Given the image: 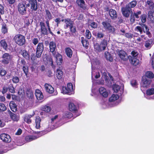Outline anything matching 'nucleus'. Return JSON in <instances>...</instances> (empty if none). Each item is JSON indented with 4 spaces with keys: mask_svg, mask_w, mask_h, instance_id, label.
<instances>
[{
    "mask_svg": "<svg viewBox=\"0 0 154 154\" xmlns=\"http://www.w3.org/2000/svg\"><path fill=\"white\" fill-rule=\"evenodd\" d=\"M44 50V46L42 42L38 43L36 48V54L38 58H40Z\"/></svg>",
    "mask_w": 154,
    "mask_h": 154,
    "instance_id": "nucleus-4",
    "label": "nucleus"
},
{
    "mask_svg": "<svg viewBox=\"0 0 154 154\" xmlns=\"http://www.w3.org/2000/svg\"><path fill=\"white\" fill-rule=\"evenodd\" d=\"M2 31L4 33H5L7 32V29L6 26V25H4L2 26Z\"/></svg>",
    "mask_w": 154,
    "mask_h": 154,
    "instance_id": "nucleus-57",
    "label": "nucleus"
},
{
    "mask_svg": "<svg viewBox=\"0 0 154 154\" xmlns=\"http://www.w3.org/2000/svg\"><path fill=\"white\" fill-rule=\"evenodd\" d=\"M69 108L71 111H75L76 108L75 106L73 103H70L69 105Z\"/></svg>",
    "mask_w": 154,
    "mask_h": 154,
    "instance_id": "nucleus-43",
    "label": "nucleus"
},
{
    "mask_svg": "<svg viewBox=\"0 0 154 154\" xmlns=\"http://www.w3.org/2000/svg\"><path fill=\"white\" fill-rule=\"evenodd\" d=\"M37 55L36 54V55L34 54H32L31 55V61L33 63H35L36 61H37Z\"/></svg>",
    "mask_w": 154,
    "mask_h": 154,
    "instance_id": "nucleus-45",
    "label": "nucleus"
},
{
    "mask_svg": "<svg viewBox=\"0 0 154 154\" xmlns=\"http://www.w3.org/2000/svg\"><path fill=\"white\" fill-rule=\"evenodd\" d=\"M41 26L42 33L44 35L47 34V30L45 28L44 23L41 22L40 23Z\"/></svg>",
    "mask_w": 154,
    "mask_h": 154,
    "instance_id": "nucleus-19",
    "label": "nucleus"
},
{
    "mask_svg": "<svg viewBox=\"0 0 154 154\" xmlns=\"http://www.w3.org/2000/svg\"><path fill=\"white\" fill-rule=\"evenodd\" d=\"M45 88L47 92L50 94H52L54 92V88L51 85L48 84H45Z\"/></svg>",
    "mask_w": 154,
    "mask_h": 154,
    "instance_id": "nucleus-16",
    "label": "nucleus"
},
{
    "mask_svg": "<svg viewBox=\"0 0 154 154\" xmlns=\"http://www.w3.org/2000/svg\"><path fill=\"white\" fill-rule=\"evenodd\" d=\"M64 22L66 24V28L69 27H70L73 24L72 21H71L70 19H67L64 20Z\"/></svg>",
    "mask_w": 154,
    "mask_h": 154,
    "instance_id": "nucleus-37",
    "label": "nucleus"
},
{
    "mask_svg": "<svg viewBox=\"0 0 154 154\" xmlns=\"http://www.w3.org/2000/svg\"><path fill=\"white\" fill-rule=\"evenodd\" d=\"M94 48L97 51H102L101 48H100V45L98 44H96L94 45Z\"/></svg>",
    "mask_w": 154,
    "mask_h": 154,
    "instance_id": "nucleus-56",
    "label": "nucleus"
},
{
    "mask_svg": "<svg viewBox=\"0 0 154 154\" xmlns=\"http://www.w3.org/2000/svg\"><path fill=\"white\" fill-rule=\"evenodd\" d=\"M38 39L37 38H34L32 39V43L35 45H37L38 43Z\"/></svg>",
    "mask_w": 154,
    "mask_h": 154,
    "instance_id": "nucleus-63",
    "label": "nucleus"
},
{
    "mask_svg": "<svg viewBox=\"0 0 154 154\" xmlns=\"http://www.w3.org/2000/svg\"><path fill=\"white\" fill-rule=\"evenodd\" d=\"M140 19L142 23H145L146 21V16L145 14H143L140 17Z\"/></svg>",
    "mask_w": 154,
    "mask_h": 154,
    "instance_id": "nucleus-55",
    "label": "nucleus"
},
{
    "mask_svg": "<svg viewBox=\"0 0 154 154\" xmlns=\"http://www.w3.org/2000/svg\"><path fill=\"white\" fill-rule=\"evenodd\" d=\"M14 40L17 44L20 46L24 45L26 41L25 37L20 34L15 35L14 38Z\"/></svg>",
    "mask_w": 154,
    "mask_h": 154,
    "instance_id": "nucleus-1",
    "label": "nucleus"
},
{
    "mask_svg": "<svg viewBox=\"0 0 154 154\" xmlns=\"http://www.w3.org/2000/svg\"><path fill=\"white\" fill-rule=\"evenodd\" d=\"M131 56H129L128 57V58L129 59H130V58H131V57H136L137 58L138 54V53L135 51H132L131 52Z\"/></svg>",
    "mask_w": 154,
    "mask_h": 154,
    "instance_id": "nucleus-44",
    "label": "nucleus"
},
{
    "mask_svg": "<svg viewBox=\"0 0 154 154\" xmlns=\"http://www.w3.org/2000/svg\"><path fill=\"white\" fill-rule=\"evenodd\" d=\"M25 64V61L21 59L20 60H19L18 61V66L20 65V66H19V68H20V66H24V65Z\"/></svg>",
    "mask_w": 154,
    "mask_h": 154,
    "instance_id": "nucleus-53",
    "label": "nucleus"
},
{
    "mask_svg": "<svg viewBox=\"0 0 154 154\" xmlns=\"http://www.w3.org/2000/svg\"><path fill=\"white\" fill-rule=\"evenodd\" d=\"M83 46L86 48L88 47V42L86 40H82V41Z\"/></svg>",
    "mask_w": 154,
    "mask_h": 154,
    "instance_id": "nucleus-54",
    "label": "nucleus"
},
{
    "mask_svg": "<svg viewBox=\"0 0 154 154\" xmlns=\"http://www.w3.org/2000/svg\"><path fill=\"white\" fill-rule=\"evenodd\" d=\"M129 59L130 62L134 66H137L140 63L139 60L136 57H131Z\"/></svg>",
    "mask_w": 154,
    "mask_h": 154,
    "instance_id": "nucleus-20",
    "label": "nucleus"
},
{
    "mask_svg": "<svg viewBox=\"0 0 154 154\" xmlns=\"http://www.w3.org/2000/svg\"><path fill=\"white\" fill-rule=\"evenodd\" d=\"M2 62L4 64H7L11 60L12 56L8 53H5L2 56Z\"/></svg>",
    "mask_w": 154,
    "mask_h": 154,
    "instance_id": "nucleus-6",
    "label": "nucleus"
},
{
    "mask_svg": "<svg viewBox=\"0 0 154 154\" xmlns=\"http://www.w3.org/2000/svg\"><path fill=\"white\" fill-rule=\"evenodd\" d=\"M56 58L57 64L60 65L63 62L62 56L59 54H57L56 56Z\"/></svg>",
    "mask_w": 154,
    "mask_h": 154,
    "instance_id": "nucleus-22",
    "label": "nucleus"
},
{
    "mask_svg": "<svg viewBox=\"0 0 154 154\" xmlns=\"http://www.w3.org/2000/svg\"><path fill=\"white\" fill-rule=\"evenodd\" d=\"M73 86L72 83H68L66 87H63L62 92L64 94H72L73 91Z\"/></svg>",
    "mask_w": 154,
    "mask_h": 154,
    "instance_id": "nucleus-2",
    "label": "nucleus"
},
{
    "mask_svg": "<svg viewBox=\"0 0 154 154\" xmlns=\"http://www.w3.org/2000/svg\"><path fill=\"white\" fill-rule=\"evenodd\" d=\"M148 17L152 22L154 23V12L152 11H149Z\"/></svg>",
    "mask_w": 154,
    "mask_h": 154,
    "instance_id": "nucleus-40",
    "label": "nucleus"
},
{
    "mask_svg": "<svg viewBox=\"0 0 154 154\" xmlns=\"http://www.w3.org/2000/svg\"><path fill=\"white\" fill-rule=\"evenodd\" d=\"M44 61L45 63L48 65H51V66L53 65V63L52 59L50 57H47V58H43Z\"/></svg>",
    "mask_w": 154,
    "mask_h": 154,
    "instance_id": "nucleus-21",
    "label": "nucleus"
},
{
    "mask_svg": "<svg viewBox=\"0 0 154 154\" xmlns=\"http://www.w3.org/2000/svg\"><path fill=\"white\" fill-rule=\"evenodd\" d=\"M137 4V2L136 1H133L129 3L127 5H126V6L129 8L131 9V8H133L135 7L136 5Z\"/></svg>",
    "mask_w": 154,
    "mask_h": 154,
    "instance_id": "nucleus-36",
    "label": "nucleus"
},
{
    "mask_svg": "<svg viewBox=\"0 0 154 154\" xmlns=\"http://www.w3.org/2000/svg\"><path fill=\"white\" fill-rule=\"evenodd\" d=\"M151 81L147 79L145 76H143L141 83V85L143 87L147 88L150 84Z\"/></svg>",
    "mask_w": 154,
    "mask_h": 154,
    "instance_id": "nucleus-11",
    "label": "nucleus"
},
{
    "mask_svg": "<svg viewBox=\"0 0 154 154\" xmlns=\"http://www.w3.org/2000/svg\"><path fill=\"white\" fill-rule=\"evenodd\" d=\"M50 51L52 54L54 55L55 51L56 48V43L53 42H50L49 44Z\"/></svg>",
    "mask_w": 154,
    "mask_h": 154,
    "instance_id": "nucleus-14",
    "label": "nucleus"
},
{
    "mask_svg": "<svg viewBox=\"0 0 154 154\" xmlns=\"http://www.w3.org/2000/svg\"><path fill=\"white\" fill-rule=\"evenodd\" d=\"M107 41L103 40L100 43V48H101L102 50H104L107 46Z\"/></svg>",
    "mask_w": 154,
    "mask_h": 154,
    "instance_id": "nucleus-41",
    "label": "nucleus"
},
{
    "mask_svg": "<svg viewBox=\"0 0 154 154\" xmlns=\"http://www.w3.org/2000/svg\"><path fill=\"white\" fill-rule=\"evenodd\" d=\"M122 11L124 16L127 17H128L131 13H132L131 9L126 6L125 7L122 8Z\"/></svg>",
    "mask_w": 154,
    "mask_h": 154,
    "instance_id": "nucleus-8",
    "label": "nucleus"
},
{
    "mask_svg": "<svg viewBox=\"0 0 154 154\" xmlns=\"http://www.w3.org/2000/svg\"><path fill=\"white\" fill-rule=\"evenodd\" d=\"M120 87L119 86L116 84L113 85V89L115 92H117L120 89Z\"/></svg>",
    "mask_w": 154,
    "mask_h": 154,
    "instance_id": "nucleus-48",
    "label": "nucleus"
},
{
    "mask_svg": "<svg viewBox=\"0 0 154 154\" xmlns=\"http://www.w3.org/2000/svg\"><path fill=\"white\" fill-rule=\"evenodd\" d=\"M39 136H28L26 137V141L29 142L35 140Z\"/></svg>",
    "mask_w": 154,
    "mask_h": 154,
    "instance_id": "nucleus-27",
    "label": "nucleus"
},
{
    "mask_svg": "<svg viewBox=\"0 0 154 154\" xmlns=\"http://www.w3.org/2000/svg\"><path fill=\"white\" fill-rule=\"evenodd\" d=\"M142 26L144 32L146 33L149 37H150L151 36V34L149 31V29H148L147 26L143 24Z\"/></svg>",
    "mask_w": 154,
    "mask_h": 154,
    "instance_id": "nucleus-25",
    "label": "nucleus"
},
{
    "mask_svg": "<svg viewBox=\"0 0 154 154\" xmlns=\"http://www.w3.org/2000/svg\"><path fill=\"white\" fill-rule=\"evenodd\" d=\"M125 36L127 38H132L133 36V34L129 33H126L125 34Z\"/></svg>",
    "mask_w": 154,
    "mask_h": 154,
    "instance_id": "nucleus-60",
    "label": "nucleus"
},
{
    "mask_svg": "<svg viewBox=\"0 0 154 154\" xmlns=\"http://www.w3.org/2000/svg\"><path fill=\"white\" fill-rule=\"evenodd\" d=\"M31 6V10L32 11H36L38 8V5L36 0H29V3L26 4V6Z\"/></svg>",
    "mask_w": 154,
    "mask_h": 154,
    "instance_id": "nucleus-5",
    "label": "nucleus"
},
{
    "mask_svg": "<svg viewBox=\"0 0 154 154\" xmlns=\"http://www.w3.org/2000/svg\"><path fill=\"white\" fill-rule=\"evenodd\" d=\"M6 107L4 104L0 103V112L4 111L6 110Z\"/></svg>",
    "mask_w": 154,
    "mask_h": 154,
    "instance_id": "nucleus-50",
    "label": "nucleus"
},
{
    "mask_svg": "<svg viewBox=\"0 0 154 154\" xmlns=\"http://www.w3.org/2000/svg\"><path fill=\"white\" fill-rule=\"evenodd\" d=\"M0 43L1 47L6 50L8 48V45L5 40V39L2 40L0 41Z\"/></svg>",
    "mask_w": 154,
    "mask_h": 154,
    "instance_id": "nucleus-33",
    "label": "nucleus"
},
{
    "mask_svg": "<svg viewBox=\"0 0 154 154\" xmlns=\"http://www.w3.org/2000/svg\"><path fill=\"white\" fill-rule=\"evenodd\" d=\"M134 30L136 32H139L140 34H141L143 32V29L141 26H137L134 29Z\"/></svg>",
    "mask_w": 154,
    "mask_h": 154,
    "instance_id": "nucleus-47",
    "label": "nucleus"
},
{
    "mask_svg": "<svg viewBox=\"0 0 154 154\" xmlns=\"http://www.w3.org/2000/svg\"><path fill=\"white\" fill-rule=\"evenodd\" d=\"M109 14L112 19L116 18L117 17L116 12L115 10L113 9H110L109 11Z\"/></svg>",
    "mask_w": 154,
    "mask_h": 154,
    "instance_id": "nucleus-23",
    "label": "nucleus"
},
{
    "mask_svg": "<svg viewBox=\"0 0 154 154\" xmlns=\"http://www.w3.org/2000/svg\"><path fill=\"white\" fill-rule=\"evenodd\" d=\"M65 51L66 54L68 57H72V52L70 48H66Z\"/></svg>",
    "mask_w": 154,
    "mask_h": 154,
    "instance_id": "nucleus-34",
    "label": "nucleus"
},
{
    "mask_svg": "<svg viewBox=\"0 0 154 154\" xmlns=\"http://www.w3.org/2000/svg\"><path fill=\"white\" fill-rule=\"evenodd\" d=\"M72 114L70 112H66L64 115V117L65 118H70L72 117Z\"/></svg>",
    "mask_w": 154,
    "mask_h": 154,
    "instance_id": "nucleus-52",
    "label": "nucleus"
},
{
    "mask_svg": "<svg viewBox=\"0 0 154 154\" xmlns=\"http://www.w3.org/2000/svg\"><path fill=\"white\" fill-rule=\"evenodd\" d=\"M21 53L22 56L26 59H29V55L26 51L24 50L21 51Z\"/></svg>",
    "mask_w": 154,
    "mask_h": 154,
    "instance_id": "nucleus-38",
    "label": "nucleus"
},
{
    "mask_svg": "<svg viewBox=\"0 0 154 154\" xmlns=\"http://www.w3.org/2000/svg\"><path fill=\"white\" fill-rule=\"evenodd\" d=\"M43 110L45 112H48L50 111L51 108L50 107L47 106H45L42 108Z\"/></svg>",
    "mask_w": 154,
    "mask_h": 154,
    "instance_id": "nucleus-51",
    "label": "nucleus"
},
{
    "mask_svg": "<svg viewBox=\"0 0 154 154\" xmlns=\"http://www.w3.org/2000/svg\"><path fill=\"white\" fill-rule=\"evenodd\" d=\"M26 94L27 97L29 98H32L33 97V94L31 89H27L26 91Z\"/></svg>",
    "mask_w": 154,
    "mask_h": 154,
    "instance_id": "nucleus-30",
    "label": "nucleus"
},
{
    "mask_svg": "<svg viewBox=\"0 0 154 154\" xmlns=\"http://www.w3.org/2000/svg\"><path fill=\"white\" fill-rule=\"evenodd\" d=\"M76 2L79 7L83 10L88 9V7L84 0H77Z\"/></svg>",
    "mask_w": 154,
    "mask_h": 154,
    "instance_id": "nucleus-10",
    "label": "nucleus"
},
{
    "mask_svg": "<svg viewBox=\"0 0 154 154\" xmlns=\"http://www.w3.org/2000/svg\"><path fill=\"white\" fill-rule=\"evenodd\" d=\"M1 139L4 142L9 143L11 141V138L10 136L5 133L1 134L0 135Z\"/></svg>",
    "mask_w": 154,
    "mask_h": 154,
    "instance_id": "nucleus-9",
    "label": "nucleus"
},
{
    "mask_svg": "<svg viewBox=\"0 0 154 154\" xmlns=\"http://www.w3.org/2000/svg\"><path fill=\"white\" fill-rule=\"evenodd\" d=\"M34 114L32 115H26L25 116L24 119V121L28 123H30L31 122L32 120L30 118L33 116Z\"/></svg>",
    "mask_w": 154,
    "mask_h": 154,
    "instance_id": "nucleus-29",
    "label": "nucleus"
},
{
    "mask_svg": "<svg viewBox=\"0 0 154 154\" xmlns=\"http://www.w3.org/2000/svg\"><path fill=\"white\" fill-rule=\"evenodd\" d=\"M7 73L6 71L4 69H1L0 70V75L2 76L5 75Z\"/></svg>",
    "mask_w": 154,
    "mask_h": 154,
    "instance_id": "nucleus-64",
    "label": "nucleus"
},
{
    "mask_svg": "<svg viewBox=\"0 0 154 154\" xmlns=\"http://www.w3.org/2000/svg\"><path fill=\"white\" fill-rule=\"evenodd\" d=\"M102 24L105 29H108L109 31L113 32L115 31L114 28L111 26L110 24L106 22H104L102 23Z\"/></svg>",
    "mask_w": 154,
    "mask_h": 154,
    "instance_id": "nucleus-13",
    "label": "nucleus"
},
{
    "mask_svg": "<svg viewBox=\"0 0 154 154\" xmlns=\"http://www.w3.org/2000/svg\"><path fill=\"white\" fill-rule=\"evenodd\" d=\"M35 95L38 100H42L43 98V95L40 91L38 90H36L35 93Z\"/></svg>",
    "mask_w": 154,
    "mask_h": 154,
    "instance_id": "nucleus-24",
    "label": "nucleus"
},
{
    "mask_svg": "<svg viewBox=\"0 0 154 154\" xmlns=\"http://www.w3.org/2000/svg\"><path fill=\"white\" fill-rule=\"evenodd\" d=\"M141 12L140 11H139L136 13H134L131 14V16L130 21L132 23H134L135 21V18L138 19L139 18V15H140Z\"/></svg>",
    "mask_w": 154,
    "mask_h": 154,
    "instance_id": "nucleus-12",
    "label": "nucleus"
},
{
    "mask_svg": "<svg viewBox=\"0 0 154 154\" xmlns=\"http://www.w3.org/2000/svg\"><path fill=\"white\" fill-rule=\"evenodd\" d=\"M8 89V88L7 86H4L2 88V92L3 94L5 93L7 91Z\"/></svg>",
    "mask_w": 154,
    "mask_h": 154,
    "instance_id": "nucleus-62",
    "label": "nucleus"
},
{
    "mask_svg": "<svg viewBox=\"0 0 154 154\" xmlns=\"http://www.w3.org/2000/svg\"><path fill=\"white\" fill-rule=\"evenodd\" d=\"M117 52L119 57L124 61L127 60L128 57L127 53L123 50H118Z\"/></svg>",
    "mask_w": 154,
    "mask_h": 154,
    "instance_id": "nucleus-7",
    "label": "nucleus"
},
{
    "mask_svg": "<svg viewBox=\"0 0 154 154\" xmlns=\"http://www.w3.org/2000/svg\"><path fill=\"white\" fill-rule=\"evenodd\" d=\"M147 5H148L149 7L152 8L154 6L153 2L151 1H148L147 2Z\"/></svg>",
    "mask_w": 154,
    "mask_h": 154,
    "instance_id": "nucleus-59",
    "label": "nucleus"
},
{
    "mask_svg": "<svg viewBox=\"0 0 154 154\" xmlns=\"http://www.w3.org/2000/svg\"><path fill=\"white\" fill-rule=\"evenodd\" d=\"M27 7L24 2L19 3L18 5V9L20 14L22 15L26 14Z\"/></svg>",
    "mask_w": 154,
    "mask_h": 154,
    "instance_id": "nucleus-3",
    "label": "nucleus"
},
{
    "mask_svg": "<svg viewBox=\"0 0 154 154\" xmlns=\"http://www.w3.org/2000/svg\"><path fill=\"white\" fill-rule=\"evenodd\" d=\"M99 92L100 95L103 97H106L108 96V92L106 89L103 87H101L99 89Z\"/></svg>",
    "mask_w": 154,
    "mask_h": 154,
    "instance_id": "nucleus-15",
    "label": "nucleus"
},
{
    "mask_svg": "<svg viewBox=\"0 0 154 154\" xmlns=\"http://www.w3.org/2000/svg\"><path fill=\"white\" fill-rule=\"evenodd\" d=\"M131 84L132 86L134 87H136L137 85V83L136 81L135 80H132L131 82Z\"/></svg>",
    "mask_w": 154,
    "mask_h": 154,
    "instance_id": "nucleus-58",
    "label": "nucleus"
},
{
    "mask_svg": "<svg viewBox=\"0 0 154 154\" xmlns=\"http://www.w3.org/2000/svg\"><path fill=\"white\" fill-rule=\"evenodd\" d=\"M56 75L57 78L59 79H61L63 76V72L61 70V68L60 67H59L57 69Z\"/></svg>",
    "mask_w": 154,
    "mask_h": 154,
    "instance_id": "nucleus-17",
    "label": "nucleus"
},
{
    "mask_svg": "<svg viewBox=\"0 0 154 154\" xmlns=\"http://www.w3.org/2000/svg\"><path fill=\"white\" fill-rule=\"evenodd\" d=\"M9 106L11 110L13 112H16L17 110V108L16 104L13 101H11L9 104Z\"/></svg>",
    "mask_w": 154,
    "mask_h": 154,
    "instance_id": "nucleus-31",
    "label": "nucleus"
},
{
    "mask_svg": "<svg viewBox=\"0 0 154 154\" xmlns=\"http://www.w3.org/2000/svg\"><path fill=\"white\" fill-rule=\"evenodd\" d=\"M144 76L149 78V79H153L154 77L153 73L151 71H147L146 73Z\"/></svg>",
    "mask_w": 154,
    "mask_h": 154,
    "instance_id": "nucleus-35",
    "label": "nucleus"
},
{
    "mask_svg": "<svg viewBox=\"0 0 154 154\" xmlns=\"http://www.w3.org/2000/svg\"><path fill=\"white\" fill-rule=\"evenodd\" d=\"M119 98V96L118 94H113L109 98V100L110 102H113L118 100Z\"/></svg>",
    "mask_w": 154,
    "mask_h": 154,
    "instance_id": "nucleus-28",
    "label": "nucleus"
},
{
    "mask_svg": "<svg viewBox=\"0 0 154 154\" xmlns=\"http://www.w3.org/2000/svg\"><path fill=\"white\" fill-rule=\"evenodd\" d=\"M152 45L153 42L151 39L147 40L144 43V46L147 49H150Z\"/></svg>",
    "mask_w": 154,
    "mask_h": 154,
    "instance_id": "nucleus-18",
    "label": "nucleus"
},
{
    "mask_svg": "<svg viewBox=\"0 0 154 154\" xmlns=\"http://www.w3.org/2000/svg\"><path fill=\"white\" fill-rule=\"evenodd\" d=\"M41 121V119L39 116L36 117L35 119V127L37 128H38L40 127Z\"/></svg>",
    "mask_w": 154,
    "mask_h": 154,
    "instance_id": "nucleus-26",
    "label": "nucleus"
},
{
    "mask_svg": "<svg viewBox=\"0 0 154 154\" xmlns=\"http://www.w3.org/2000/svg\"><path fill=\"white\" fill-rule=\"evenodd\" d=\"M10 117L11 119L14 121H17L19 120L18 116L13 113H11Z\"/></svg>",
    "mask_w": 154,
    "mask_h": 154,
    "instance_id": "nucleus-42",
    "label": "nucleus"
},
{
    "mask_svg": "<svg viewBox=\"0 0 154 154\" xmlns=\"http://www.w3.org/2000/svg\"><path fill=\"white\" fill-rule=\"evenodd\" d=\"M85 36L88 39L91 38V35L90 32L88 30H86L85 32Z\"/></svg>",
    "mask_w": 154,
    "mask_h": 154,
    "instance_id": "nucleus-49",
    "label": "nucleus"
},
{
    "mask_svg": "<svg viewBox=\"0 0 154 154\" xmlns=\"http://www.w3.org/2000/svg\"><path fill=\"white\" fill-rule=\"evenodd\" d=\"M45 12L46 13V18L49 20L51 19L52 18V15L50 11L48 10H46Z\"/></svg>",
    "mask_w": 154,
    "mask_h": 154,
    "instance_id": "nucleus-46",
    "label": "nucleus"
},
{
    "mask_svg": "<svg viewBox=\"0 0 154 154\" xmlns=\"http://www.w3.org/2000/svg\"><path fill=\"white\" fill-rule=\"evenodd\" d=\"M105 57L106 59L110 61L113 60V58L111 54L107 52H106L105 53Z\"/></svg>",
    "mask_w": 154,
    "mask_h": 154,
    "instance_id": "nucleus-39",
    "label": "nucleus"
},
{
    "mask_svg": "<svg viewBox=\"0 0 154 154\" xmlns=\"http://www.w3.org/2000/svg\"><path fill=\"white\" fill-rule=\"evenodd\" d=\"M19 78L17 77H14L13 78L12 81L14 83H17L19 81Z\"/></svg>",
    "mask_w": 154,
    "mask_h": 154,
    "instance_id": "nucleus-61",
    "label": "nucleus"
},
{
    "mask_svg": "<svg viewBox=\"0 0 154 154\" xmlns=\"http://www.w3.org/2000/svg\"><path fill=\"white\" fill-rule=\"evenodd\" d=\"M146 94L148 95H151L154 94V86L151 88L148 89L146 92Z\"/></svg>",
    "mask_w": 154,
    "mask_h": 154,
    "instance_id": "nucleus-32",
    "label": "nucleus"
}]
</instances>
